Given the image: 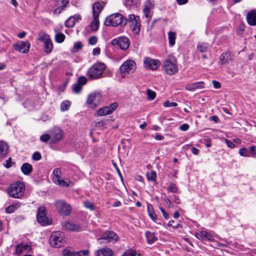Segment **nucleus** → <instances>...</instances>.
Instances as JSON below:
<instances>
[{
	"label": "nucleus",
	"instance_id": "50",
	"mask_svg": "<svg viewBox=\"0 0 256 256\" xmlns=\"http://www.w3.org/2000/svg\"><path fill=\"white\" fill-rule=\"evenodd\" d=\"M86 82L87 80L85 76H80L78 78L76 83L79 84L81 86H82L86 83Z\"/></svg>",
	"mask_w": 256,
	"mask_h": 256
},
{
	"label": "nucleus",
	"instance_id": "39",
	"mask_svg": "<svg viewBox=\"0 0 256 256\" xmlns=\"http://www.w3.org/2000/svg\"><path fill=\"white\" fill-rule=\"evenodd\" d=\"M208 46L206 44H198V50L201 52H204L208 50Z\"/></svg>",
	"mask_w": 256,
	"mask_h": 256
},
{
	"label": "nucleus",
	"instance_id": "47",
	"mask_svg": "<svg viewBox=\"0 0 256 256\" xmlns=\"http://www.w3.org/2000/svg\"><path fill=\"white\" fill-rule=\"evenodd\" d=\"M40 140L44 142H48V140H50V142L51 143V136L50 134H44L40 136Z\"/></svg>",
	"mask_w": 256,
	"mask_h": 256
},
{
	"label": "nucleus",
	"instance_id": "57",
	"mask_svg": "<svg viewBox=\"0 0 256 256\" xmlns=\"http://www.w3.org/2000/svg\"><path fill=\"white\" fill-rule=\"evenodd\" d=\"M250 151L249 152L250 154V156H254L256 154L255 146H250Z\"/></svg>",
	"mask_w": 256,
	"mask_h": 256
},
{
	"label": "nucleus",
	"instance_id": "11",
	"mask_svg": "<svg viewBox=\"0 0 256 256\" xmlns=\"http://www.w3.org/2000/svg\"><path fill=\"white\" fill-rule=\"evenodd\" d=\"M111 44L114 46H118L121 50H126L130 46V41L127 37L120 36L113 39Z\"/></svg>",
	"mask_w": 256,
	"mask_h": 256
},
{
	"label": "nucleus",
	"instance_id": "19",
	"mask_svg": "<svg viewBox=\"0 0 256 256\" xmlns=\"http://www.w3.org/2000/svg\"><path fill=\"white\" fill-rule=\"evenodd\" d=\"M88 254L89 251L88 250L74 252L72 250L65 248L62 250V254L64 256H87Z\"/></svg>",
	"mask_w": 256,
	"mask_h": 256
},
{
	"label": "nucleus",
	"instance_id": "48",
	"mask_svg": "<svg viewBox=\"0 0 256 256\" xmlns=\"http://www.w3.org/2000/svg\"><path fill=\"white\" fill-rule=\"evenodd\" d=\"M84 204L86 208L91 210H94L95 209V206L94 204L90 201L87 200L84 202Z\"/></svg>",
	"mask_w": 256,
	"mask_h": 256
},
{
	"label": "nucleus",
	"instance_id": "17",
	"mask_svg": "<svg viewBox=\"0 0 256 256\" xmlns=\"http://www.w3.org/2000/svg\"><path fill=\"white\" fill-rule=\"evenodd\" d=\"M118 107V104L114 102L110 106H104L99 108L96 111V114L98 116H104L111 114Z\"/></svg>",
	"mask_w": 256,
	"mask_h": 256
},
{
	"label": "nucleus",
	"instance_id": "23",
	"mask_svg": "<svg viewBox=\"0 0 256 256\" xmlns=\"http://www.w3.org/2000/svg\"><path fill=\"white\" fill-rule=\"evenodd\" d=\"M246 21L248 24L252 26H256V10L250 11L246 15Z\"/></svg>",
	"mask_w": 256,
	"mask_h": 256
},
{
	"label": "nucleus",
	"instance_id": "24",
	"mask_svg": "<svg viewBox=\"0 0 256 256\" xmlns=\"http://www.w3.org/2000/svg\"><path fill=\"white\" fill-rule=\"evenodd\" d=\"M80 20V15L76 14L71 16L65 22V25L68 28H72L75 25L76 23L78 22Z\"/></svg>",
	"mask_w": 256,
	"mask_h": 256
},
{
	"label": "nucleus",
	"instance_id": "42",
	"mask_svg": "<svg viewBox=\"0 0 256 256\" xmlns=\"http://www.w3.org/2000/svg\"><path fill=\"white\" fill-rule=\"evenodd\" d=\"M56 6L66 7L69 2V0H55Z\"/></svg>",
	"mask_w": 256,
	"mask_h": 256
},
{
	"label": "nucleus",
	"instance_id": "21",
	"mask_svg": "<svg viewBox=\"0 0 256 256\" xmlns=\"http://www.w3.org/2000/svg\"><path fill=\"white\" fill-rule=\"evenodd\" d=\"M154 2L152 0H147L144 4L143 12L145 16L148 18V20H150V18H151L150 14V10L154 8Z\"/></svg>",
	"mask_w": 256,
	"mask_h": 256
},
{
	"label": "nucleus",
	"instance_id": "56",
	"mask_svg": "<svg viewBox=\"0 0 256 256\" xmlns=\"http://www.w3.org/2000/svg\"><path fill=\"white\" fill-rule=\"evenodd\" d=\"M65 8L64 6H58V8L54 10V14L58 15Z\"/></svg>",
	"mask_w": 256,
	"mask_h": 256
},
{
	"label": "nucleus",
	"instance_id": "6",
	"mask_svg": "<svg viewBox=\"0 0 256 256\" xmlns=\"http://www.w3.org/2000/svg\"><path fill=\"white\" fill-rule=\"evenodd\" d=\"M66 242L64 238V234L59 231L53 232L50 238V244L54 248L62 247Z\"/></svg>",
	"mask_w": 256,
	"mask_h": 256
},
{
	"label": "nucleus",
	"instance_id": "45",
	"mask_svg": "<svg viewBox=\"0 0 256 256\" xmlns=\"http://www.w3.org/2000/svg\"><path fill=\"white\" fill-rule=\"evenodd\" d=\"M139 2V0H126L124 5L127 8H130L132 6L136 5Z\"/></svg>",
	"mask_w": 256,
	"mask_h": 256
},
{
	"label": "nucleus",
	"instance_id": "22",
	"mask_svg": "<svg viewBox=\"0 0 256 256\" xmlns=\"http://www.w3.org/2000/svg\"><path fill=\"white\" fill-rule=\"evenodd\" d=\"M96 256H113L114 252L108 247L101 248L95 252Z\"/></svg>",
	"mask_w": 256,
	"mask_h": 256
},
{
	"label": "nucleus",
	"instance_id": "33",
	"mask_svg": "<svg viewBox=\"0 0 256 256\" xmlns=\"http://www.w3.org/2000/svg\"><path fill=\"white\" fill-rule=\"evenodd\" d=\"M220 58L221 64H226L230 60V55L228 52H224L220 55Z\"/></svg>",
	"mask_w": 256,
	"mask_h": 256
},
{
	"label": "nucleus",
	"instance_id": "28",
	"mask_svg": "<svg viewBox=\"0 0 256 256\" xmlns=\"http://www.w3.org/2000/svg\"><path fill=\"white\" fill-rule=\"evenodd\" d=\"M147 212L149 216L154 222L156 220V214L154 212L152 206L151 204H148Z\"/></svg>",
	"mask_w": 256,
	"mask_h": 256
},
{
	"label": "nucleus",
	"instance_id": "7",
	"mask_svg": "<svg viewBox=\"0 0 256 256\" xmlns=\"http://www.w3.org/2000/svg\"><path fill=\"white\" fill-rule=\"evenodd\" d=\"M136 68V64L131 60H126L120 66V72L123 77L126 75L133 73Z\"/></svg>",
	"mask_w": 256,
	"mask_h": 256
},
{
	"label": "nucleus",
	"instance_id": "62",
	"mask_svg": "<svg viewBox=\"0 0 256 256\" xmlns=\"http://www.w3.org/2000/svg\"><path fill=\"white\" fill-rule=\"evenodd\" d=\"M212 84L214 85V86L216 88H220V84L215 80H214L212 81Z\"/></svg>",
	"mask_w": 256,
	"mask_h": 256
},
{
	"label": "nucleus",
	"instance_id": "15",
	"mask_svg": "<svg viewBox=\"0 0 256 256\" xmlns=\"http://www.w3.org/2000/svg\"><path fill=\"white\" fill-rule=\"evenodd\" d=\"M30 47V44L28 41H20L13 45L14 48L22 54H27Z\"/></svg>",
	"mask_w": 256,
	"mask_h": 256
},
{
	"label": "nucleus",
	"instance_id": "8",
	"mask_svg": "<svg viewBox=\"0 0 256 256\" xmlns=\"http://www.w3.org/2000/svg\"><path fill=\"white\" fill-rule=\"evenodd\" d=\"M102 100L101 94L100 92H94L88 96L86 103L89 107L94 109L99 105Z\"/></svg>",
	"mask_w": 256,
	"mask_h": 256
},
{
	"label": "nucleus",
	"instance_id": "10",
	"mask_svg": "<svg viewBox=\"0 0 256 256\" xmlns=\"http://www.w3.org/2000/svg\"><path fill=\"white\" fill-rule=\"evenodd\" d=\"M55 206L58 212L64 216L69 215L71 212L70 206L64 200H58L54 202Z\"/></svg>",
	"mask_w": 256,
	"mask_h": 256
},
{
	"label": "nucleus",
	"instance_id": "55",
	"mask_svg": "<svg viewBox=\"0 0 256 256\" xmlns=\"http://www.w3.org/2000/svg\"><path fill=\"white\" fill-rule=\"evenodd\" d=\"M48 36V34H46L44 32H40L38 33V40L41 41L43 38H45L47 37Z\"/></svg>",
	"mask_w": 256,
	"mask_h": 256
},
{
	"label": "nucleus",
	"instance_id": "34",
	"mask_svg": "<svg viewBox=\"0 0 256 256\" xmlns=\"http://www.w3.org/2000/svg\"><path fill=\"white\" fill-rule=\"evenodd\" d=\"M176 34L174 32H169L168 33V38L169 44L171 46H172L175 44Z\"/></svg>",
	"mask_w": 256,
	"mask_h": 256
},
{
	"label": "nucleus",
	"instance_id": "38",
	"mask_svg": "<svg viewBox=\"0 0 256 256\" xmlns=\"http://www.w3.org/2000/svg\"><path fill=\"white\" fill-rule=\"evenodd\" d=\"M65 38V36L62 32H58L55 35L56 42L58 43L62 42Z\"/></svg>",
	"mask_w": 256,
	"mask_h": 256
},
{
	"label": "nucleus",
	"instance_id": "52",
	"mask_svg": "<svg viewBox=\"0 0 256 256\" xmlns=\"http://www.w3.org/2000/svg\"><path fill=\"white\" fill-rule=\"evenodd\" d=\"M98 42V38L96 36H92L88 39V44L90 45H95Z\"/></svg>",
	"mask_w": 256,
	"mask_h": 256
},
{
	"label": "nucleus",
	"instance_id": "54",
	"mask_svg": "<svg viewBox=\"0 0 256 256\" xmlns=\"http://www.w3.org/2000/svg\"><path fill=\"white\" fill-rule=\"evenodd\" d=\"M32 158L34 160H39L42 158V156L39 152H35L32 154Z\"/></svg>",
	"mask_w": 256,
	"mask_h": 256
},
{
	"label": "nucleus",
	"instance_id": "37",
	"mask_svg": "<svg viewBox=\"0 0 256 256\" xmlns=\"http://www.w3.org/2000/svg\"><path fill=\"white\" fill-rule=\"evenodd\" d=\"M53 48V44L51 40L50 42L44 44V50L47 54H50L52 51Z\"/></svg>",
	"mask_w": 256,
	"mask_h": 256
},
{
	"label": "nucleus",
	"instance_id": "51",
	"mask_svg": "<svg viewBox=\"0 0 256 256\" xmlns=\"http://www.w3.org/2000/svg\"><path fill=\"white\" fill-rule=\"evenodd\" d=\"M23 244H18L16 247V253L18 254H20L24 251Z\"/></svg>",
	"mask_w": 256,
	"mask_h": 256
},
{
	"label": "nucleus",
	"instance_id": "12",
	"mask_svg": "<svg viewBox=\"0 0 256 256\" xmlns=\"http://www.w3.org/2000/svg\"><path fill=\"white\" fill-rule=\"evenodd\" d=\"M51 144H55L62 140L64 136L63 130L58 127H54L50 130Z\"/></svg>",
	"mask_w": 256,
	"mask_h": 256
},
{
	"label": "nucleus",
	"instance_id": "32",
	"mask_svg": "<svg viewBox=\"0 0 256 256\" xmlns=\"http://www.w3.org/2000/svg\"><path fill=\"white\" fill-rule=\"evenodd\" d=\"M20 203L17 202L12 204L6 208V212L7 214H11L14 212L16 210L18 209L20 206Z\"/></svg>",
	"mask_w": 256,
	"mask_h": 256
},
{
	"label": "nucleus",
	"instance_id": "41",
	"mask_svg": "<svg viewBox=\"0 0 256 256\" xmlns=\"http://www.w3.org/2000/svg\"><path fill=\"white\" fill-rule=\"evenodd\" d=\"M168 192L177 193L178 188L174 183H170V186L167 188Z\"/></svg>",
	"mask_w": 256,
	"mask_h": 256
},
{
	"label": "nucleus",
	"instance_id": "58",
	"mask_svg": "<svg viewBox=\"0 0 256 256\" xmlns=\"http://www.w3.org/2000/svg\"><path fill=\"white\" fill-rule=\"evenodd\" d=\"M225 142L228 148H234L235 146L234 144L232 142L228 139H225Z\"/></svg>",
	"mask_w": 256,
	"mask_h": 256
},
{
	"label": "nucleus",
	"instance_id": "44",
	"mask_svg": "<svg viewBox=\"0 0 256 256\" xmlns=\"http://www.w3.org/2000/svg\"><path fill=\"white\" fill-rule=\"evenodd\" d=\"M156 173L154 171L152 170L146 174L147 178L148 180L156 181Z\"/></svg>",
	"mask_w": 256,
	"mask_h": 256
},
{
	"label": "nucleus",
	"instance_id": "36",
	"mask_svg": "<svg viewBox=\"0 0 256 256\" xmlns=\"http://www.w3.org/2000/svg\"><path fill=\"white\" fill-rule=\"evenodd\" d=\"M82 48V44L80 42L78 41L74 42V46L71 50L72 52H76L78 50H80Z\"/></svg>",
	"mask_w": 256,
	"mask_h": 256
},
{
	"label": "nucleus",
	"instance_id": "30",
	"mask_svg": "<svg viewBox=\"0 0 256 256\" xmlns=\"http://www.w3.org/2000/svg\"><path fill=\"white\" fill-rule=\"evenodd\" d=\"M8 144L3 140H0V156H6L8 153Z\"/></svg>",
	"mask_w": 256,
	"mask_h": 256
},
{
	"label": "nucleus",
	"instance_id": "13",
	"mask_svg": "<svg viewBox=\"0 0 256 256\" xmlns=\"http://www.w3.org/2000/svg\"><path fill=\"white\" fill-rule=\"evenodd\" d=\"M195 236L200 240H207L209 241L214 242V238H216L218 235L212 232H208L205 230H202L196 232Z\"/></svg>",
	"mask_w": 256,
	"mask_h": 256
},
{
	"label": "nucleus",
	"instance_id": "60",
	"mask_svg": "<svg viewBox=\"0 0 256 256\" xmlns=\"http://www.w3.org/2000/svg\"><path fill=\"white\" fill-rule=\"evenodd\" d=\"M188 128H189V126L187 124H183L180 127V129L181 130L184 131V132L188 130Z\"/></svg>",
	"mask_w": 256,
	"mask_h": 256
},
{
	"label": "nucleus",
	"instance_id": "9",
	"mask_svg": "<svg viewBox=\"0 0 256 256\" xmlns=\"http://www.w3.org/2000/svg\"><path fill=\"white\" fill-rule=\"evenodd\" d=\"M119 239L118 234L112 230H106L102 233L100 238L98 239V242L102 243L112 242L114 243L116 242Z\"/></svg>",
	"mask_w": 256,
	"mask_h": 256
},
{
	"label": "nucleus",
	"instance_id": "35",
	"mask_svg": "<svg viewBox=\"0 0 256 256\" xmlns=\"http://www.w3.org/2000/svg\"><path fill=\"white\" fill-rule=\"evenodd\" d=\"M70 102L68 100H64L60 104V110L62 112L68 110L70 107Z\"/></svg>",
	"mask_w": 256,
	"mask_h": 256
},
{
	"label": "nucleus",
	"instance_id": "63",
	"mask_svg": "<svg viewBox=\"0 0 256 256\" xmlns=\"http://www.w3.org/2000/svg\"><path fill=\"white\" fill-rule=\"evenodd\" d=\"M192 152L194 154L198 155L199 154L200 150L197 148L192 147Z\"/></svg>",
	"mask_w": 256,
	"mask_h": 256
},
{
	"label": "nucleus",
	"instance_id": "64",
	"mask_svg": "<svg viewBox=\"0 0 256 256\" xmlns=\"http://www.w3.org/2000/svg\"><path fill=\"white\" fill-rule=\"evenodd\" d=\"M210 120L211 121H214L216 122H218L219 120V118L218 116H213L210 118Z\"/></svg>",
	"mask_w": 256,
	"mask_h": 256
},
{
	"label": "nucleus",
	"instance_id": "29",
	"mask_svg": "<svg viewBox=\"0 0 256 256\" xmlns=\"http://www.w3.org/2000/svg\"><path fill=\"white\" fill-rule=\"evenodd\" d=\"M145 235L147 240V242L148 244H152L158 240L157 238L153 232L147 231L146 232Z\"/></svg>",
	"mask_w": 256,
	"mask_h": 256
},
{
	"label": "nucleus",
	"instance_id": "3",
	"mask_svg": "<svg viewBox=\"0 0 256 256\" xmlns=\"http://www.w3.org/2000/svg\"><path fill=\"white\" fill-rule=\"evenodd\" d=\"M26 186L23 182H18L12 184L8 189L10 196L15 198H21L25 192Z\"/></svg>",
	"mask_w": 256,
	"mask_h": 256
},
{
	"label": "nucleus",
	"instance_id": "46",
	"mask_svg": "<svg viewBox=\"0 0 256 256\" xmlns=\"http://www.w3.org/2000/svg\"><path fill=\"white\" fill-rule=\"evenodd\" d=\"M136 252L134 250L130 249L124 252L122 256H136Z\"/></svg>",
	"mask_w": 256,
	"mask_h": 256
},
{
	"label": "nucleus",
	"instance_id": "20",
	"mask_svg": "<svg viewBox=\"0 0 256 256\" xmlns=\"http://www.w3.org/2000/svg\"><path fill=\"white\" fill-rule=\"evenodd\" d=\"M106 2L101 1L94 2L92 5V16L98 17L100 14L105 6Z\"/></svg>",
	"mask_w": 256,
	"mask_h": 256
},
{
	"label": "nucleus",
	"instance_id": "14",
	"mask_svg": "<svg viewBox=\"0 0 256 256\" xmlns=\"http://www.w3.org/2000/svg\"><path fill=\"white\" fill-rule=\"evenodd\" d=\"M36 218L38 222L42 226H46L50 224L46 216V208L44 206H40L38 208Z\"/></svg>",
	"mask_w": 256,
	"mask_h": 256
},
{
	"label": "nucleus",
	"instance_id": "59",
	"mask_svg": "<svg viewBox=\"0 0 256 256\" xmlns=\"http://www.w3.org/2000/svg\"><path fill=\"white\" fill-rule=\"evenodd\" d=\"M160 209L161 212H162L164 218L166 220H168L170 218V216H169L168 214L166 212V211L162 208L160 206Z\"/></svg>",
	"mask_w": 256,
	"mask_h": 256
},
{
	"label": "nucleus",
	"instance_id": "40",
	"mask_svg": "<svg viewBox=\"0 0 256 256\" xmlns=\"http://www.w3.org/2000/svg\"><path fill=\"white\" fill-rule=\"evenodd\" d=\"M147 98L148 100H153L156 96V93L150 89L146 90Z\"/></svg>",
	"mask_w": 256,
	"mask_h": 256
},
{
	"label": "nucleus",
	"instance_id": "4",
	"mask_svg": "<svg viewBox=\"0 0 256 256\" xmlns=\"http://www.w3.org/2000/svg\"><path fill=\"white\" fill-rule=\"evenodd\" d=\"M106 68V65L104 63H96L88 70L87 76L90 79H98L102 76Z\"/></svg>",
	"mask_w": 256,
	"mask_h": 256
},
{
	"label": "nucleus",
	"instance_id": "18",
	"mask_svg": "<svg viewBox=\"0 0 256 256\" xmlns=\"http://www.w3.org/2000/svg\"><path fill=\"white\" fill-rule=\"evenodd\" d=\"M160 64V62L158 60H153L150 58H146L144 60V66L146 68L152 70H157Z\"/></svg>",
	"mask_w": 256,
	"mask_h": 256
},
{
	"label": "nucleus",
	"instance_id": "43",
	"mask_svg": "<svg viewBox=\"0 0 256 256\" xmlns=\"http://www.w3.org/2000/svg\"><path fill=\"white\" fill-rule=\"evenodd\" d=\"M239 154L242 156L250 157V154L248 150L244 148H240L239 150Z\"/></svg>",
	"mask_w": 256,
	"mask_h": 256
},
{
	"label": "nucleus",
	"instance_id": "1",
	"mask_svg": "<svg viewBox=\"0 0 256 256\" xmlns=\"http://www.w3.org/2000/svg\"><path fill=\"white\" fill-rule=\"evenodd\" d=\"M162 67L168 74H174L178 72V64L176 58L173 56H168L163 60Z\"/></svg>",
	"mask_w": 256,
	"mask_h": 256
},
{
	"label": "nucleus",
	"instance_id": "2",
	"mask_svg": "<svg viewBox=\"0 0 256 256\" xmlns=\"http://www.w3.org/2000/svg\"><path fill=\"white\" fill-rule=\"evenodd\" d=\"M127 23V19L122 14L115 13L106 17L104 22L106 26H126Z\"/></svg>",
	"mask_w": 256,
	"mask_h": 256
},
{
	"label": "nucleus",
	"instance_id": "26",
	"mask_svg": "<svg viewBox=\"0 0 256 256\" xmlns=\"http://www.w3.org/2000/svg\"><path fill=\"white\" fill-rule=\"evenodd\" d=\"M63 226L67 230L70 231H80L81 230V228L78 224H74L72 222H66Z\"/></svg>",
	"mask_w": 256,
	"mask_h": 256
},
{
	"label": "nucleus",
	"instance_id": "25",
	"mask_svg": "<svg viewBox=\"0 0 256 256\" xmlns=\"http://www.w3.org/2000/svg\"><path fill=\"white\" fill-rule=\"evenodd\" d=\"M204 87V82L202 81H200L187 84L186 86V88L188 91H193L197 89L202 88Z\"/></svg>",
	"mask_w": 256,
	"mask_h": 256
},
{
	"label": "nucleus",
	"instance_id": "53",
	"mask_svg": "<svg viewBox=\"0 0 256 256\" xmlns=\"http://www.w3.org/2000/svg\"><path fill=\"white\" fill-rule=\"evenodd\" d=\"M177 105H178V104L176 102H170L168 100L166 101L164 103V106L166 108H168V107H175V106H176Z\"/></svg>",
	"mask_w": 256,
	"mask_h": 256
},
{
	"label": "nucleus",
	"instance_id": "49",
	"mask_svg": "<svg viewBox=\"0 0 256 256\" xmlns=\"http://www.w3.org/2000/svg\"><path fill=\"white\" fill-rule=\"evenodd\" d=\"M82 88V86H80L79 84H74L72 86V90L73 92L75 93L78 94L80 92Z\"/></svg>",
	"mask_w": 256,
	"mask_h": 256
},
{
	"label": "nucleus",
	"instance_id": "5",
	"mask_svg": "<svg viewBox=\"0 0 256 256\" xmlns=\"http://www.w3.org/2000/svg\"><path fill=\"white\" fill-rule=\"evenodd\" d=\"M52 181L56 185L61 187H68L73 186V183L68 178L62 179V172L59 168L54 169L52 172Z\"/></svg>",
	"mask_w": 256,
	"mask_h": 256
},
{
	"label": "nucleus",
	"instance_id": "61",
	"mask_svg": "<svg viewBox=\"0 0 256 256\" xmlns=\"http://www.w3.org/2000/svg\"><path fill=\"white\" fill-rule=\"evenodd\" d=\"M100 48H96L93 49L92 54L94 56H98L100 54Z\"/></svg>",
	"mask_w": 256,
	"mask_h": 256
},
{
	"label": "nucleus",
	"instance_id": "27",
	"mask_svg": "<svg viewBox=\"0 0 256 256\" xmlns=\"http://www.w3.org/2000/svg\"><path fill=\"white\" fill-rule=\"evenodd\" d=\"M21 170L24 174L28 175L32 170V166L28 163H24L21 166Z\"/></svg>",
	"mask_w": 256,
	"mask_h": 256
},
{
	"label": "nucleus",
	"instance_id": "16",
	"mask_svg": "<svg viewBox=\"0 0 256 256\" xmlns=\"http://www.w3.org/2000/svg\"><path fill=\"white\" fill-rule=\"evenodd\" d=\"M127 22L130 23V26L132 27V30L134 33H138L140 31V18L138 16L134 14H130L128 18H126Z\"/></svg>",
	"mask_w": 256,
	"mask_h": 256
},
{
	"label": "nucleus",
	"instance_id": "31",
	"mask_svg": "<svg viewBox=\"0 0 256 256\" xmlns=\"http://www.w3.org/2000/svg\"><path fill=\"white\" fill-rule=\"evenodd\" d=\"M93 18L94 20L90 22V26L92 30L96 31L99 27L98 17L93 16Z\"/></svg>",
	"mask_w": 256,
	"mask_h": 256
}]
</instances>
